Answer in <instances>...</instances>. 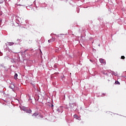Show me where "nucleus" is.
<instances>
[{
  "label": "nucleus",
  "instance_id": "obj_1",
  "mask_svg": "<svg viewBox=\"0 0 126 126\" xmlns=\"http://www.w3.org/2000/svg\"><path fill=\"white\" fill-rule=\"evenodd\" d=\"M99 62L101 63L105 64V61L104 59H99Z\"/></svg>",
  "mask_w": 126,
  "mask_h": 126
},
{
  "label": "nucleus",
  "instance_id": "obj_2",
  "mask_svg": "<svg viewBox=\"0 0 126 126\" xmlns=\"http://www.w3.org/2000/svg\"><path fill=\"white\" fill-rule=\"evenodd\" d=\"M55 41V38H52L51 39H49V40H48V42L49 43H51L52 42H54Z\"/></svg>",
  "mask_w": 126,
  "mask_h": 126
},
{
  "label": "nucleus",
  "instance_id": "obj_3",
  "mask_svg": "<svg viewBox=\"0 0 126 126\" xmlns=\"http://www.w3.org/2000/svg\"><path fill=\"white\" fill-rule=\"evenodd\" d=\"M14 88H15V86H14L13 84H11V85L9 86V88L13 90Z\"/></svg>",
  "mask_w": 126,
  "mask_h": 126
},
{
  "label": "nucleus",
  "instance_id": "obj_4",
  "mask_svg": "<svg viewBox=\"0 0 126 126\" xmlns=\"http://www.w3.org/2000/svg\"><path fill=\"white\" fill-rule=\"evenodd\" d=\"M74 118H75L77 120H79V117L77 116V115H74Z\"/></svg>",
  "mask_w": 126,
  "mask_h": 126
},
{
  "label": "nucleus",
  "instance_id": "obj_5",
  "mask_svg": "<svg viewBox=\"0 0 126 126\" xmlns=\"http://www.w3.org/2000/svg\"><path fill=\"white\" fill-rule=\"evenodd\" d=\"M34 116L35 117H36L37 116H39V114H38L37 113H34L32 115V116Z\"/></svg>",
  "mask_w": 126,
  "mask_h": 126
},
{
  "label": "nucleus",
  "instance_id": "obj_6",
  "mask_svg": "<svg viewBox=\"0 0 126 126\" xmlns=\"http://www.w3.org/2000/svg\"><path fill=\"white\" fill-rule=\"evenodd\" d=\"M18 74L17 73H15V76H14V79L15 80L17 79Z\"/></svg>",
  "mask_w": 126,
  "mask_h": 126
},
{
  "label": "nucleus",
  "instance_id": "obj_7",
  "mask_svg": "<svg viewBox=\"0 0 126 126\" xmlns=\"http://www.w3.org/2000/svg\"><path fill=\"white\" fill-rule=\"evenodd\" d=\"M13 44H14V43L9 42V43H8V45L12 46L13 45Z\"/></svg>",
  "mask_w": 126,
  "mask_h": 126
},
{
  "label": "nucleus",
  "instance_id": "obj_8",
  "mask_svg": "<svg viewBox=\"0 0 126 126\" xmlns=\"http://www.w3.org/2000/svg\"><path fill=\"white\" fill-rule=\"evenodd\" d=\"M115 84H116V85H120V82H118V81H115Z\"/></svg>",
  "mask_w": 126,
  "mask_h": 126
},
{
  "label": "nucleus",
  "instance_id": "obj_9",
  "mask_svg": "<svg viewBox=\"0 0 126 126\" xmlns=\"http://www.w3.org/2000/svg\"><path fill=\"white\" fill-rule=\"evenodd\" d=\"M27 113L31 114L32 113V110H28Z\"/></svg>",
  "mask_w": 126,
  "mask_h": 126
},
{
  "label": "nucleus",
  "instance_id": "obj_10",
  "mask_svg": "<svg viewBox=\"0 0 126 126\" xmlns=\"http://www.w3.org/2000/svg\"><path fill=\"white\" fill-rule=\"evenodd\" d=\"M125 56H121V59L125 60Z\"/></svg>",
  "mask_w": 126,
  "mask_h": 126
},
{
  "label": "nucleus",
  "instance_id": "obj_11",
  "mask_svg": "<svg viewBox=\"0 0 126 126\" xmlns=\"http://www.w3.org/2000/svg\"><path fill=\"white\" fill-rule=\"evenodd\" d=\"M49 106H50L51 108H53V104H50V105H49Z\"/></svg>",
  "mask_w": 126,
  "mask_h": 126
},
{
  "label": "nucleus",
  "instance_id": "obj_12",
  "mask_svg": "<svg viewBox=\"0 0 126 126\" xmlns=\"http://www.w3.org/2000/svg\"><path fill=\"white\" fill-rule=\"evenodd\" d=\"M41 118H43V117H42V116H41Z\"/></svg>",
  "mask_w": 126,
  "mask_h": 126
},
{
  "label": "nucleus",
  "instance_id": "obj_13",
  "mask_svg": "<svg viewBox=\"0 0 126 126\" xmlns=\"http://www.w3.org/2000/svg\"><path fill=\"white\" fill-rule=\"evenodd\" d=\"M26 52V50L25 51V52Z\"/></svg>",
  "mask_w": 126,
  "mask_h": 126
}]
</instances>
